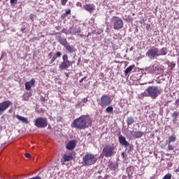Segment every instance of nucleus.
<instances>
[{"label": "nucleus", "instance_id": "obj_26", "mask_svg": "<svg viewBox=\"0 0 179 179\" xmlns=\"http://www.w3.org/2000/svg\"><path fill=\"white\" fill-rule=\"evenodd\" d=\"M29 96L27 94H24L22 96L23 101H29Z\"/></svg>", "mask_w": 179, "mask_h": 179}, {"label": "nucleus", "instance_id": "obj_23", "mask_svg": "<svg viewBox=\"0 0 179 179\" xmlns=\"http://www.w3.org/2000/svg\"><path fill=\"white\" fill-rule=\"evenodd\" d=\"M176 141H177V137L171 136L169 137V140L166 141V143H171V142H175Z\"/></svg>", "mask_w": 179, "mask_h": 179}, {"label": "nucleus", "instance_id": "obj_39", "mask_svg": "<svg viewBox=\"0 0 179 179\" xmlns=\"http://www.w3.org/2000/svg\"><path fill=\"white\" fill-rule=\"evenodd\" d=\"M48 57H49V58H52V52H50L48 54Z\"/></svg>", "mask_w": 179, "mask_h": 179}, {"label": "nucleus", "instance_id": "obj_8", "mask_svg": "<svg viewBox=\"0 0 179 179\" xmlns=\"http://www.w3.org/2000/svg\"><path fill=\"white\" fill-rule=\"evenodd\" d=\"M147 71L152 75H160L163 72V68L159 64H154L147 69Z\"/></svg>", "mask_w": 179, "mask_h": 179}, {"label": "nucleus", "instance_id": "obj_12", "mask_svg": "<svg viewBox=\"0 0 179 179\" xmlns=\"http://www.w3.org/2000/svg\"><path fill=\"white\" fill-rule=\"evenodd\" d=\"M83 9H85V10H87L90 13H92L94 10H96V6L93 3L85 4L83 6Z\"/></svg>", "mask_w": 179, "mask_h": 179}, {"label": "nucleus", "instance_id": "obj_38", "mask_svg": "<svg viewBox=\"0 0 179 179\" xmlns=\"http://www.w3.org/2000/svg\"><path fill=\"white\" fill-rule=\"evenodd\" d=\"M87 101H88L87 98H84V99H83V103H87Z\"/></svg>", "mask_w": 179, "mask_h": 179}, {"label": "nucleus", "instance_id": "obj_36", "mask_svg": "<svg viewBox=\"0 0 179 179\" xmlns=\"http://www.w3.org/2000/svg\"><path fill=\"white\" fill-rule=\"evenodd\" d=\"M87 77L85 76L84 78H81L80 80H79V83H82L83 82V80H85V79H86Z\"/></svg>", "mask_w": 179, "mask_h": 179}, {"label": "nucleus", "instance_id": "obj_3", "mask_svg": "<svg viewBox=\"0 0 179 179\" xmlns=\"http://www.w3.org/2000/svg\"><path fill=\"white\" fill-rule=\"evenodd\" d=\"M159 94H162V90L156 86H149L142 94L143 97H150L155 99Z\"/></svg>", "mask_w": 179, "mask_h": 179}, {"label": "nucleus", "instance_id": "obj_14", "mask_svg": "<svg viewBox=\"0 0 179 179\" xmlns=\"http://www.w3.org/2000/svg\"><path fill=\"white\" fill-rule=\"evenodd\" d=\"M119 142L120 145H122V146L129 145V143H128V141H127V138H125V137H124L122 135H120L119 136Z\"/></svg>", "mask_w": 179, "mask_h": 179}, {"label": "nucleus", "instance_id": "obj_11", "mask_svg": "<svg viewBox=\"0 0 179 179\" xmlns=\"http://www.w3.org/2000/svg\"><path fill=\"white\" fill-rule=\"evenodd\" d=\"M111 104V98L108 95L103 94L101 97L99 105L101 107H107Z\"/></svg>", "mask_w": 179, "mask_h": 179}, {"label": "nucleus", "instance_id": "obj_31", "mask_svg": "<svg viewBox=\"0 0 179 179\" xmlns=\"http://www.w3.org/2000/svg\"><path fill=\"white\" fill-rule=\"evenodd\" d=\"M55 59H57V57L54 56V57L51 59V60H50V64H54V62H55Z\"/></svg>", "mask_w": 179, "mask_h": 179}, {"label": "nucleus", "instance_id": "obj_9", "mask_svg": "<svg viewBox=\"0 0 179 179\" xmlns=\"http://www.w3.org/2000/svg\"><path fill=\"white\" fill-rule=\"evenodd\" d=\"M34 125L37 128H45L48 125V121L45 117H38L35 120Z\"/></svg>", "mask_w": 179, "mask_h": 179}, {"label": "nucleus", "instance_id": "obj_24", "mask_svg": "<svg viewBox=\"0 0 179 179\" xmlns=\"http://www.w3.org/2000/svg\"><path fill=\"white\" fill-rule=\"evenodd\" d=\"M113 111H114V108L111 106H108L106 109V112L108 113V114H111Z\"/></svg>", "mask_w": 179, "mask_h": 179}, {"label": "nucleus", "instance_id": "obj_21", "mask_svg": "<svg viewBox=\"0 0 179 179\" xmlns=\"http://www.w3.org/2000/svg\"><path fill=\"white\" fill-rule=\"evenodd\" d=\"M134 68H135V65H131L129 67H127L124 71L125 75H128V73H131Z\"/></svg>", "mask_w": 179, "mask_h": 179}, {"label": "nucleus", "instance_id": "obj_5", "mask_svg": "<svg viewBox=\"0 0 179 179\" xmlns=\"http://www.w3.org/2000/svg\"><path fill=\"white\" fill-rule=\"evenodd\" d=\"M97 162L96 155L92 154H85L83 157V163L85 166H93Z\"/></svg>", "mask_w": 179, "mask_h": 179}, {"label": "nucleus", "instance_id": "obj_4", "mask_svg": "<svg viewBox=\"0 0 179 179\" xmlns=\"http://www.w3.org/2000/svg\"><path fill=\"white\" fill-rule=\"evenodd\" d=\"M110 24H112L114 30H121L124 27V21L122 18L118 16H113L110 19Z\"/></svg>", "mask_w": 179, "mask_h": 179}, {"label": "nucleus", "instance_id": "obj_18", "mask_svg": "<svg viewBox=\"0 0 179 179\" xmlns=\"http://www.w3.org/2000/svg\"><path fill=\"white\" fill-rule=\"evenodd\" d=\"M63 160L64 163H66V162H72V160H73V157L72 155H64L63 156Z\"/></svg>", "mask_w": 179, "mask_h": 179}, {"label": "nucleus", "instance_id": "obj_15", "mask_svg": "<svg viewBox=\"0 0 179 179\" xmlns=\"http://www.w3.org/2000/svg\"><path fill=\"white\" fill-rule=\"evenodd\" d=\"M64 48L66 52H69V54H72V52H75V46L71 45L69 43H67V45L64 46Z\"/></svg>", "mask_w": 179, "mask_h": 179}, {"label": "nucleus", "instance_id": "obj_32", "mask_svg": "<svg viewBox=\"0 0 179 179\" xmlns=\"http://www.w3.org/2000/svg\"><path fill=\"white\" fill-rule=\"evenodd\" d=\"M57 58H59L61 57V55H62V53L61 52H57L56 54H55Z\"/></svg>", "mask_w": 179, "mask_h": 179}, {"label": "nucleus", "instance_id": "obj_44", "mask_svg": "<svg viewBox=\"0 0 179 179\" xmlns=\"http://www.w3.org/2000/svg\"><path fill=\"white\" fill-rule=\"evenodd\" d=\"M65 75H66V78H69V74H68V73H66Z\"/></svg>", "mask_w": 179, "mask_h": 179}, {"label": "nucleus", "instance_id": "obj_16", "mask_svg": "<svg viewBox=\"0 0 179 179\" xmlns=\"http://www.w3.org/2000/svg\"><path fill=\"white\" fill-rule=\"evenodd\" d=\"M76 146V143H75V141H69L66 145V149H68V150H73Z\"/></svg>", "mask_w": 179, "mask_h": 179}, {"label": "nucleus", "instance_id": "obj_22", "mask_svg": "<svg viewBox=\"0 0 179 179\" xmlns=\"http://www.w3.org/2000/svg\"><path fill=\"white\" fill-rule=\"evenodd\" d=\"M59 43L63 45L64 48L65 46H66L69 43H68V41H66V38H62V39H59Z\"/></svg>", "mask_w": 179, "mask_h": 179}, {"label": "nucleus", "instance_id": "obj_2", "mask_svg": "<svg viewBox=\"0 0 179 179\" xmlns=\"http://www.w3.org/2000/svg\"><path fill=\"white\" fill-rule=\"evenodd\" d=\"M145 55L150 59H155L157 57L167 55V48H162L161 50H159L157 48H150L148 50Z\"/></svg>", "mask_w": 179, "mask_h": 179}, {"label": "nucleus", "instance_id": "obj_34", "mask_svg": "<svg viewBox=\"0 0 179 179\" xmlns=\"http://www.w3.org/2000/svg\"><path fill=\"white\" fill-rule=\"evenodd\" d=\"M25 157H27V159H30V157H31V155H30L29 153H26Z\"/></svg>", "mask_w": 179, "mask_h": 179}, {"label": "nucleus", "instance_id": "obj_7", "mask_svg": "<svg viewBox=\"0 0 179 179\" xmlns=\"http://www.w3.org/2000/svg\"><path fill=\"white\" fill-rule=\"evenodd\" d=\"M62 62L59 66L60 71H65L72 66L73 63L68 59V55H64L62 56Z\"/></svg>", "mask_w": 179, "mask_h": 179}, {"label": "nucleus", "instance_id": "obj_43", "mask_svg": "<svg viewBox=\"0 0 179 179\" xmlns=\"http://www.w3.org/2000/svg\"><path fill=\"white\" fill-rule=\"evenodd\" d=\"M66 17V15L65 13L62 14V17H63V19H64V17Z\"/></svg>", "mask_w": 179, "mask_h": 179}, {"label": "nucleus", "instance_id": "obj_30", "mask_svg": "<svg viewBox=\"0 0 179 179\" xmlns=\"http://www.w3.org/2000/svg\"><path fill=\"white\" fill-rule=\"evenodd\" d=\"M178 115H179V113L177 111L173 112L172 114V117H173L174 118H177V117H178Z\"/></svg>", "mask_w": 179, "mask_h": 179}, {"label": "nucleus", "instance_id": "obj_28", "mask_svg": "<svg viewBox=\"0 0 179 179\" xmlns=\"http://www.w3.org/2000/svg\"><path fill=\"white\" fill-rule=\"evenodd\" d=\"M162 179H171V174L168 173L166 175H165Z\"/></svg>", "mask_w": 179, "mask_h": 179}, {"label": "nucleus", "instance_id": "obj_6", "mask_svg": "<svg viewBox=\"0 0 179 179\" xmlns=\"http://www.w3.org/2000/svg\"><path fill=\"white\" fill-rule=\"evenodd\" d=\"M102 155L104 157H112L115 155V146L114 144L106 145L102 150Z\"/></svg>", "mask_w": 179, "mask_h": 179}, {"label": "nucleus", "instance_id": "obj_13", "mask_svg": "<svg viewBox=\"0 0 179 179\" xmlns=\"http://www.w3.org/2000/svg\"><path fill=\"white\" fill-rule=\"evenodd\" d=\"M36 85V80L34 78H32L30 81H28L25 83V90H30L33 86Z\"/></svg>", "mask_w": 179, "mask_h": 179}, {"label": "nucleus", "instance_id": "obj_1", "mask_svg": "<svg viewBox=\"0 0 179 179\" xmlns=\"http://www.w3.org/2000/svg\"><path fill=\"white\" fill-rule=\"evenodd\" d=\"M93 122L89 115H82L71 123V127L82 131L92 127Z\"/></svg>", "mask_w": 179, "mask_h": 179}, {"label": "nucleus", "instance_id": "obj_33", "mask_svg": "<svg viewBox=\"0 0 179 179\" xmlns=\"http://www.w3.org/2000/svg\"><path fill=\"white\" fill-rule=\"evenodd\" d=\"M146 20H145L144 18H143L142 20H139V23H141V24H143V23H145Z\"/></svg>", "mask_w": 179, "mask_h": 179}, {"label": "nucleus", "instance_id": "obj_20", "mask_svg": "<svg viewBox=\"0 0 179 179\" xmlns=\"http://www.w3.org/2000/svg\"><path fill=\"white\" fill-rule=\"evenodd\" d=\"M135 122V119L132 117H128L127 119V127H129L130 125H132Z\"/></svg>", "mask_w": 179, "mask_h": 179}, {"label": "nucleus", "instance_id": "obj_19", "mask_svg": "<svg viewBox=\"0 0 179 179\" xmlns=\"http://www.w3.org/2000/svg\"><path fill=\"white\" fill-rule=\"evenodd\" d=\"M15 117L19 120V121H22V122H24V124H29V120L27 117H22L19 115H16Z\"/></svg>", "mask_w": 179, "mask_h": 179}, {"label": "nucleus", "instance_id": "obj_27", "mask_svg": "<svg viewBox=\"0 0 179 179\" xmlns=\"http://www.w3.org/2000/svg\"><path fill=\"white\" fill-rule=\"evenodd\" d=\"M168 145V150H174V147L171 143H166Z\"/></svg>", "mask_w": 179, "mask_h": 179}, {"label": "nucleus", "instance_id": "obj_17", "mask_svg": "<svg viewBox=\"0 0 179 179\" xmlns=\"http://www.w3.org/2000/svg\"><path fill=\"white\" fill-rule=\"evenodd\" d=\"M132 136L135 139H139V138H142V136H143V132H142V131H133L132 132Z\"/></svg>", "mask_w": 179, "mask_h": 179}, {"label": "nucleus", "instance_id": "obj_37", "mask_svg": "<svg viewBox=\"0 0 179 179\" xmlns=\"http://www.w3.org/2000/svg\"><path fill=\"white\" fill-rule=\"evenodd\" d=\"M16 1H17V0H10V3L11 5H13V3H15V2H16Z\"/></svg>", "mask_w": 179, "mask_h": 179}, {"label": "nucleus", "instance_id": "obj_41", "mask_svg": "<svg viewBox=\"0 0 179 179\" xmlns=\"http://www.w3.org/2000/svg\"><path fill=\"white\" fill-rule=\"evenodd\" d=\"M176 103L177 104V106H179V99H176Z\"/></svg>", "mask_w": 179, "mask_h": 179}, {"label": "nucleus", "instance_id": "obj_10", "mask_svg": "<svg viewBox=\"0 0 179 179\" xmlns=\"http://www.w3.org/2000/svg\"><path fill=\"white\" fill-rule=\"evenodd\" d=\"M10 106H12V101L10 100L0 102V115H2Z\"/></svg>", "mask_w": 179, "mask_h": 179}, {"label": "nucleus", "instance_id": "obj_42", "mask_svg": "<svg viewBox=\"0 0 179 179\" xmlns=\"http://www.w3.org/2000/svg\"><path fill=\"white\" fill-rule=\"evenodd\" d=\"M175 173H179V166L178 167L177 169L175 170Z\"/></svg>", "mask_w": 179, "mask_h": 179}, {"label": "nucleus", "instance_id": "obj_40", "mask_svg": "<svg viewBox=\"0 0 179 179\" xmlns=\"http://www.w3.org/2000/svg\"><path fill=\"white\" fill-rule=\"evenodd\" d=\"M121 156H122V157L123 159H125V153H124V152H122V153L121 154Z\"/></svg>", "mask_w": 179, "mask_h": 179}, {"label": "nucleus", "instance_id": "obj_25", "mask_svg": "<svg viewBox=\"0 0 179 179\" xmlns=\"http://www.w3.org/2000/svg\"><path fill=\"white\" fill-rule=\"evenodd\" d=\"M117 167H118V165L117 164H110L109 165V169H110V170H113V171L116 170Z\"/></svg>", "mask_w": 179, "mask_h": 179}, {"label": "nucleus", "instance_id": "obj_35", "mask_svg": "<svg viewBox=\"0 0 179 179\" xmlns=\"http://www.w3.org/2000/svg\"><path fill=\"white\" fill-rule=\"evenodd\" d=\"M65 15H71V9H68L66 10Z\"/></svg>", "mask_w": 179, "mask_h": 179}, {"label": "nucleus", "instance_id": "obj_29", "mask_svg": "<svg viewBox=\"0 0 179 179\" xmlns=\"http://www.w3.org/2000/svg\"><path fill=\"white\" fill-rule=\"evenodd\" d=\"M60 2L62 6H65L66 5V2H68V0H60Z\"/></svg>", "mask_w": 179, "mask_h": 179}]
</instances>
